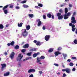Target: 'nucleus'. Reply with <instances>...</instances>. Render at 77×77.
Segmentation results:
<instances>
[{
	"mask_svg": "<svg viewBox=\"0 0 77 77\" xmlns=\"http://www.w3.org/2000/svg\"><path fill=\"white\" fill-rule=\"evenodd\" d=\"M29 59H32V57H28L26 58V59H24L23 60V61L24 62L26 61V60H29Z\"/></svg>",
	"mask_w": 77,
	"mask_h": 77,
	"instance_id": "17",
	"label": "nucleus"
},
{
	"mask_svg": "<svg viewBox=\"0 0 77 77\" xmlns=\"http://www.w3.org/2000/svg\"><path fill=\"white\" fill-rule=\"evenodd\" d=\"M39 73L40 74H42V71H39Z\"/></svg>",
	"mask_w": 77,
	"mask_h": 77,
	"instance_id": "60",
	"label": "nucleus"
},
{
	"mask_svg": "<svg viewBox=\"0 0 77 77\" xmlns=\"http://www.w3.org/2000/svg\"><path fill=\"white\" fill-rule=\"evenodd\" d=\"M4 54L5 55V56H6L7 55H8V53L6 52H5L4 53Z\"/></svg>",
	"mask_w": 77,
	"mask_h": 77,
	"instance_id": "53",
	"label": "nucleus"
},
{
	"mask_svg": "<svg viewBox=\"0 0 77 77\" xmlns=\"http://www.w3.org/2000/svg\"><path fill=\"white\" fill-rule=\"evenodd\" d=\"M72 60H74V59H76V57H73L72 58Z\"/></svg>",
	"mask_w": 77,
	"mask_h": 77,
	"instance_id": "43",
	"label": "nucleus"
},
{
	"mask_svg": "<svg viewBox=\"0 0 77 77\" xmlns=\"http://www.w3.org/2000/svg\"><path fill=\"white\" fill-rule=\"evenodd\" d=\"M4 28V26L3 25L1 24L0 25V29H3Z\"/></svg>",
	"mask_w": 77,
	"mask_h": 77,
	"instance_id": "23",
	"label": "nucleus"
},
{
	"mask_svg": "<svg viewBox=\"0 0 77 77\" xmlns=\"http://www.w3.org/2000/svg\"><path fill=\"white\" fill-rule=\"evenodd\" d=\"M64 5H60V7H63V6H64Z\"/></svg>",
	"mask_w": 77,
	"mask_h": 77,
	"instance_id": "63",
	"label": "nucleus"
},
{
	"mask_svg": "<svg viewBox=\"0 0 77 77\" xmlns=\"http://www.w3.org/2000/svg\"><path fill=\"white\" fill-rule=\"evenodd\" d=\"M13 5H10L9 7V8H13Z\"/></svg>",
	"mask_w": 77,
	"mask_h": 77,
	"instance_id": "58",
	"label": "nucleus"
},
{
	"mask_svg": "<svg viewBox=\"0 0 77 77\" xmlns=\"http://www.w3.org/2000/svg\"><path fill=\"white\" fill-rule=\"evenodd\" d=\"M73 42H74V44H77V40H76V39H75L74 40Z\"/></svg>",
	"mask_w": 77,
	"mask_h": 77,
	"instance_id": "38",
	"label": "nucleus"
},
{
	"mask_svg": "<svg viewBox=\"0 0 77 77\" xmlns=\"http://www.w3.org/2000/svg\"><path fill=\"white\" fill-rule=\"evenodd\" d=\"M59 12H60V13H61L62 14L63 12V10H62V9H60V10H59Z\"/></svg>",
	"mask_w": 77,
	"mask_h": 77,
	"instance_id": "35",
	"label": "nucleus"
},
{
	"mask_svg": "<svg viewBox=\"0 0 77 77\" xmlns=\"http://www.w3.org/2000/svg\"><path fill=\"white\" fill-rule=\"evenodd\" d=\"M63 56L64 58H65V57H66L67 56V55H66V54H63Z\"/></svg>",
	"mask_w": 77,
	"mask_h": 77,
	"instance_id": "41",
	"label": "nucleus"
},
{
	"mask_svg": "<svg viewBox=\"0 0 77 77\" xmlns=\"http://www.w3.org/2000/svg\"><path fill=\"white\" fill-rule=\"evenodd\" d=\"M53 48H50L49 49V50L48 51V52L49 53H51V52H53Z\"/></svg>",
	"mask_w": 77,
	"mask_h": 77,
	"instance_id": "19",
	"label": "nucleus"
},
{
	"mask_svg": "<svg viewBox=\"0 0 77 77\" xmlns=\"http://www.w3.org/2000/svg\"><path fill=\"white\" fill-rule=\"evenodd\" d=\"M54 65L56 66H59V64L55 63L54 64Z\"/></svg>",
	"mask_w": 77,
	"mask_h": 77,
	"instance_id": "44",
	"label": "nucleus"
},
{
	"mask_svg": "<svg viewBox=\"0 0 77 77\" xmlns=\"http://www.w3.org/2000/svg\"><path fill=\"white\" fill-rule=\"evenodd\" d=\"M71 20V23L74 24L76 23V20H75V17H72Z\"/></svg>",
	"mask_w": 77,
	"mask_h": 77,
	"instance_id": "6",
	"label": "nucleus"
},
{
	"mask_svg": "<svg viewBox=\"0 0 77 77\" xmlns=\"http://www.w3.org/2000/svg\"><path fill=\"white\" fill-rule=\"evenodd\" d=\"M37 54H36V53L34 54L33 55V57H36V56H37Z\"/></svg>",
	"mask_w": 77,
	"mask_h": 77,
	"instance_id": "31",
	"label": "nucleus"
},
{
	"mask_svg": "<svg viewBox=\"0 0 77 77\" xmlns=\"http://www.w3.org/2000/svg\"><path fill=\"white\" fill-rule=\"evenodd\" d=\"M26 30H29L30 29V26L28 25L26 27Z\"/></svg>",
	"mask_w": 77,
	"mask_h": 77,
	"instance_id": "18",
	"label": "nucleus"
},
{
	"mask_svg": "<svg viewBox=\"0 0 77 77\" xmlns=\"http://www.w3.org/2000/svg\"><path fill=\"white\" fill-rule=\"evenodd\" d=\"M10 74V73L9 72H7L4 74V76H9Z\"/></svg>",
	"mask_w": 77,
	"mask_h": 77,
	"instance_id": "15",
	"label": "nucleus"
},
{
	"mask_svg": "<svg viewBox=\"0 0 77 77\" xmlns=\"http://www.w3.org/2000/svg\"><path fill=\"white\" fill-rule=\"evenodd\" d=\"M18 57H19L20 59L17 58V61H20L22 59V58L23 57V55H22L21 54H19L18 55Z\"/></svg>",
	"mask_w": 77,
	"mask_h": 77,
	"instance_id": "4",
	"label": "nucleus"
},
{
	"mask_svg": "<svg viewBox=\"0 0 77 77\" xmlns=\"http://www.w3.org/2000/svg\"><path fill=\"white\" fill-rule=\"evenodd\" d=\"M1 66H2V67H1V70L2 71L3 70V69L5 68H6V64L5 63L1 64Z\"/></svg>",
	"mask_w": 77,
	"mask_h": 77,
	"instance_id": "9",
	"label": "nucleus"
},
{
	"mask_svg": "<svg viewBox=\"0 0 77 77\" xmlns=\"http://www.w3.org/2000/svg\"><path fill=\"white\" fill-rule=\"evenodd\" d=\"M16 9H20V7L17 6L15 7Z\"/></svg>",
	"mask_w": 77,
	"mask_h": 77,
	"instance_id": "49",
	"label": "nucleus"
},
{
	"mask_svg": "<svg viewBox=\"0 0 77 77\" xmlns=\"http://www.w3.org/2000/svg\"><path fill=\"white\" fill-rule=\"evenodd\" d=\"M54 54H55V56H57L59 54H61V53L59 51H57L54 53Z\"/></svg>",
	"mask_w": 77,
	"mask_h": 77,
	"instance_id": "10",
	"label": "nucleus"
},
{
	"mask_svg": "<svg viewBox=\"0 0 77 77\" xmlns=\"http://www.w3.org/2000/svg\"><path fill=\"white\" fill-rule=\"evenodd\" d=\"M63 15H61L58 17V20H62L63 19Z\"/></svg>",
	"mask_w": 77,
	"mask_h": 77,
	"instance_id": "16",
	"label": "nucleus"
},
{
	"mask_svg": "<svg viewBox=\"0 0 77 77\" xmlns=\"http://www.w3.org/2000/svg\"><path fill=\"white\" fill-rule=\"evenodd\" d=\"M66 74H65V73H63V77H66Z\"/></svg>",
	"mask_w": 77,
	"mask_h": 77,
	"instance_id": "52",
	"label": "nucleus"
},
{
	"mask_svg": "<svg viewBox=\"0 0 77 77\" xmlns=\"http://www.w3.org/2000/svg\"><path fill=\"white\" fill-rule=\"evenodd\" d=\"M71 59H68L67 60V62H71Z\"/></svg>",
	"mask_w": 77,
	"mask_h": 77,
	"instance_id": "55",
	"label": "nucleus"
},
{
	"mask_svg": "<svg viewBox=\"0 0 77 77\" xmlns=\"http://www.w3.org/2000/svg\"><path fill=\"white\" fill-rule=\"evenodd\" d=\"M36 51V48H34L32 49H31L30 50V51Z\"/></svg>",
	"mask_w": 77,
	"mask_h": 77,
	"instance_id": "26",
	"label": "nucleus"
},
{
	"mask_svg": "<svg viewBox=\"0 0 77 77\" xmlns=\"http://www.w3.org/2000/svg\"><path fill=\"white\" fill-rule=\"evenodd\" d=\"M15 55V52H12L10 56L11 59H13Z\"/></svg>",
	"mask_w": 77,
	"mask_h": 77,
	"instance_id": "8",
	"label": "nucleus"
},
{
	"mask_svg": "<svg viewBox=\"0 0 77 77\" xmlns=\"http://www.w3.org/2000/svg\"><path fill=\"white\" fill-rule=\"evenodd\" d=\"M29 77H33V74H32L29 75Z\"/></svg>",
	"mask_w": 77,
	"mask_h": 77,
	"instance_id": "54",
	"label": "nucleus"
},
{
	"mask_svg": "<svg viewBox=\"0 0 77 77\" xmlns=\"http://www.w3.org/2000/svg\"><path fill=\"white\" fill-rule=\"evenodd\" d=\"M35 72V69H30L28 71V73H30V72Z\"/></svg>",
	"mask_w": 77,
	"mask_h": 77,
	"instance_id": "14",
	"label": "nucleus"
},
{
	"mask_svg": "<svg viewBox=\"0 0 77 77\" xmlns=\"http://www.w3.org/2000/svg\"><path fill=\"white\" fill-rule=\"evenodd\" d=\"M43 19H44L45 20L46 19V16L45 15H43Z\"/></svg>",
	"mask_w": 77,
	"mask_h": 77,
	"instance_id": "40",
	"label": "nucleus"
},
{
	"mask_svg": "<svg viewBox=\"0 0 77 77\" xmlns=\"http://www.w3.org/2000/svg\"><path fill=\"white\" fill-rule=\"evenodd\" d=\"M68 10V8H65V14H67Z\"/></svg>",
	"mask_w": 77,
	"mask_h": 77,
	"instance_id": "21",
	"label": "nucleus"
},
{
	"mask_svg": "<svg viewBox=\"0 0 77 77\" xmlns=\"http://www.w3.org/2000/svg\"><path fill=\"white\" fill-rule=\"evenodd\" d=\"M61 50H62V48H61L60 47H59L58 48V51H60Z\"/></svg>",
	"mask_w": 77,
	"mask_h": 77,
	"instance_id": "45",
	"label": "nucleus"
},
{
	"mask_svg": "<svg viewBox=\"0 0 77 77\" xmlns=\"http://www.w3.org/2000/svg\"><path fill=\"white\" fill-rule=\"evenodd\" d=\"M11 45H12V46H13V45H14V44H15V42H14V41H12L11 43Z\"/></svg>",
	"mask_w": 77,
	"mask_h": 77,
	"instance_id": "33",
	"label": "nucleus"
},
{
	"mask_svg": "<svg viewBox=\"0 0 77 77\" xmlns=\"http://www.w3.org/2000/svg\"><path fill=\"white\" fill-rule=\"evenodd\" d=\"M50 38V35H46L45 37V39L46 41H49Z\"/></svg>",
	"mask_w": 77,
	"mask_h": 77,
	"instance_id": "7",
	"label": "nucleus"
},
{
	"mask_svg": "<svg viewBox=\"0 0 77 77\" xmlns=\"http://www.w3.org/2000/svg\"><path fill=\"white\" fill-rule=\"evenodd\" d=\"M14 48L15 49H16V50L19 49V46L18 45H16L14 47Z\"/></svg>",
	"mask_w": 77,
	"mask_h": 77,
	"instance_id": "25",
	"label": "nucleus"
},
{
	"mask_svg": "<svg viewBox=\"0 0 77 77\" xmlns=\"http://www.w3.org/2000/svg\"><path fill=\"white\" fill-rule=\"evenodd\" d=\"M37 41L36 40H35L33 41L34 43H35V44H36V43H37Z\"/></svg>",
	"mask_w": 77,
	"mask_h": 77,
	"instance_id": "47",
	"label": "nucleus"
},
{
	"mask_svg": "<svg viewBox=\"0 0 77 77\" xmlns=\"http://www.w3.org/2000/svg\"><path fill=\"white\" fill-rule=\"evenodd\" d=\"M40 54V53L39 52H37V53H36V54H37V56H38V55H39Z\"/></svg>",
	"mask_w": 77,
	"mask_h": 77,
	"instance_id": "62",
	"label": "nucleus"
},
{
	"mask_svg": "<svg viewBox=\"0 0 77 77\" xmlns=\"http://www.w3.org/2000/svg\"><path fill=\"white\" fill-rule=\"evenodd\" d=\"M23 7L24 8H29V6L26 5H23Z\"/></svg>",
	"mask_w": 77,
	"mask_h": 77,
	"instance_id": "29",
	"label": "nucleus"
},
{
	"mask_svg": "<svg viewBox=\"0 0 77 77\" xmlns=\"http://www.w3.org/2000/svg\"><path fill=\"white\" fill-rule=\"evenodd\" d=\"M42 29L43 30H45V26H43V27H42Z\"/></svg>",
	"mask_w": 77,
	"mask_h": 77,
	"instance_id": "51",
	"label": "nucleus"
},
{
	"mask_svg": "<svg viewBox=\"0 0 77 77\" xmlns=\"http://www.w3.org/2000/svg\"><path fill=\"white\" fill-rule=\"evenodd\" d=\"M37 63H38V62H41V60H39V57H38L37 58Z\"/></svg>",
	"mask_w": 77,
	"mask_h": 77,
	"instance_id": "36",
	"label": "nucleus"
},
{
	"mask_svg": "<svg viewBox=\"0 0 77 77\" xmlns=\"http://www.w3.org/2000/svg\"><path fill=\"white\" fill-rule=\"evenodd\" d=\"M32 52H30L29 53H28L27 54H26L27 56H31V54H32Z\"/></svg>",
	"mask_w": 77,
	"mask_h": 77,
	"instance_id": "27",
	"label": "nucleus"
},
{
	"mask_svg": "<svg viewBox=\"0 0 77 77\" xmlns=\"http://www.w3.org/2000/svg\"><path fill=\"white\" fill-rule=\"evenodd\" d=\"M43 43V42H41L39 41H38L37 43H36V45L38 46H40V45H42Z\"/></svg>",
	"mask_w": 77,
	"mask_h": 77,
	"instance_id": "13",
	"label": "nucleus"
},
{
	"mask_svg": "<svg viewBox=\"0 0 77 77\" xmlns=\"http://www.w3.org/2000/svg\"><path fill=\"white\" fill-rule=\"evenodd\" d=\"M66 72L68 74H69L71 72V69L69 68H67L66 69Z\"/></svg>",
	"mask_w": 77,
	"mask_h": 77,
	"instance_id": "12",
	"label": "nucleus"
},
{
	"mask_svg": "<svg viewBox=\"0 0 77 77\" xmlns=\"http://www.w3.org/2000/svg\"><path fill=\"white\" fill-rule=\"evenodd\" d=\"M75 28H72V32H74L75 30Z\"/></svg>",
	"mask_w": 77,
	"mask_h": 77,
	"instance_id": "42",
	"label": "nucleus"
},
{
	"mask_svg": "<svg viewBox=\"0 0 77 77\" xmlns=\"http://www.w3.org/2000/svg\"><path fill=\"white\" fill-rule=\"evenodd\" d=\"M62 71H63V72H65V71L66 72V69H63L62 70Z\"/></svg>",
	"mask_w": 77,
	"mask_h": 77,
	"instance_id": "56",
	"label": "nucleus"
},
{
	"mask_svg": "<svg viewBox=\"0 0 77 77\" xmlns=\"http://www.w3.org/2000/svg\"><path fill=\"white\" fill-rule=\"evenodd\" d=\"M26 50L25 49H23L21 50V52L22 53H24L26 51Z\"/></svg>",
	"mask_w": 77,
	"mask_h": 77,
	"instance_id": "39",
	"label": "nucleus"
},
{
	"mask_svg": "<svg viewBox=\"0 0 77 77\" xmlns=\"http://www.w3.org/2000/svg\"><path fill=\"white\" fill-rule=\"evenodd\" d=\"M69 8H72V5L71 4H69Z\"/></svg>",
	"mask_w": 77,
	"mask_h": 77,
	"instance_id": "48",
	"label": "nucleus"
},
{
	"mask_svg": "<svg viewBox=\"0 0 77 77\" xmlns=\"http://www.w3.org/2000/svg\"><path fill=\"white\" fill-rule=\"evenodd\" d=\"M29 47V45L28 44H26L23 46V48H28Z\"/></svg>",
	"mask_w": 77,
	"mask_h": 77,
	"instance_id": "11",
	"label": "nucleus"
},
{
	"mask_svg": "<svg viewBox=\"0 0 77 77\" xmlns=\"http://www.w3.org/2000/svg\"><path fill=\"white\" fill-rule=\"evenodd\" d=\"M69 65L70 66H73L74 65V64L73 63L71 62L69 63Z\"/></svg>",
	"mask_w": 77,
	"mask_h": 77,
	"instance_id": "28",
	"label": "nucleus"
},
{
	"mask_svg": "<svg viewBox=\"0 0 77 77\" xmlns=\"http://www.w3.org/2000/svg\"><path fill=\"white\" fill-rule=\"evenodd\" d=\"M38 6H39L40 7H41V8H42V6H43V5L42 4H39L38 5Z\"/></svg>",
	"mask_w": 77,
	"mask_h": 77,
	"instance_id": "32",
	"label": "nucleus"
},
{
	"mask_svg": "<svg viewBox=\"0 0 77 77\" xmlns=\"http://www.w3.org/2000/svg\"><path fill=\"white\" fill-rule=\"evenodd\" d=\"M57 16H58V17H59V16H60V15H61V13H58L57 14Z\"/></svg>",
	"mask_w": 77,
	"mask_h": 77,
	"instance_id": "34",
	"label": "nucleus"
},
{
	"mask_svg": "<svg viewBox=\"0 0 77 77\" xmlns=\"http://www.w3.org/2000/svg\"><path fill=\"white\" fill-rule=\"evenodd\" d=\"M28 16H29L31 18H33V14H29Z\"/></svg>",
	"mask_w": 77,
	"mask_h": 77,
	"instance_id": "30",
	"label": "nucleus"
},
{
	"mask_svg": "<svg viewBox=\"0 0 77 77\" xmlns=\"http://www.w3.org/2000/svg\"><path fill=\"white\" fill-rule=\"evenodd\" d=\"M24 32H22V35L23 37H26L28 35V32H27L26 29H24Z\"/></svg>",
	"mask_w": 77,
	"mask_h": 77,
	"instance_id": "3",
	"label": "nucleus"
},
{
	"mask_svg": "<svg viewBox=\"0 0 77 77\" xmlns=\"http://www.w3.org/2000/svg\"><path fill=\"white\" fill-rule=\"evenodd\" d=\"M27 2V0H24L22 2H20L21 3H22V4H24V3H26Z\"/></svg>",
	"mask_w": 77,
	"mask_h": 77,
	"instance_id": "24",
	"label": "nucleus"
},
{
	"mask_svg": "<svg viewBox=\"0 0 77 77\" xmlns=\"http://www.w3.org/2000/svg\"><path fill=\"white\" fill-rule=\"evenodd\" d=\"M45 57L42 56L41 57L40 59H45Z\"/></svg>",
	"mask_w": 77,
	"mask_h": 77,
	"instance_id": "37",
	"label": "nucleus"
},
{
	"mask_svg": "<svg viewBox=\"0 0 77 77\" xmlns=\"http://www.w3.org/2000/svg\"><path fill=\"white\" fill-rule=\"evenodd\" d=\"M75 25H74V24H73L72 26V28H75Z\"/></svg>",
	"mask_w": 77,
	"mask_h": 77,
	"instance_id": "46",
	"label": "nucleus"
},
{
	"mask_svg": "<svg viewBox=\"0 0 77 77\" xmlns=\"http://www.w3.org/2000/svg\"><path fill=\"white\" fill-rule=\"evenodd\" d=\"M47 16L48 18H51L52 15H51V14H47Z\"/></svg>",
	"mask_w": 77,
	"mask_h": 77,
	"instance_id": "22",
	"label": "nucleus"
},
{
	"mask_svg": "<svg viewBox=\"0 0 77 77\" xmlns=\"http://www.w3.org/2000/svg\"><path fill=\"white\" fill-rule=\"evenodd\" d=\"M72 71H75V68H73L72 69Z\"/></svg>",
	"mask_w": 77,
	"mask_h": 77,
	"instance_id": "57",
	"label": "nucleus"
},
{
	"mask_svg": "<svg viewBox=\"0 0 77 77\" xmlns=\"http://www.w3.org/2000/svg\"><path fill=\"white\" fill-rule=\"evenodd\" d=\"M36 22H38V23L37 24V26L38 27H39L41 24H42V22H41V21L40 20V19H38L36 20Z\"/></svg>",
	"mask_w": 77,
	"mask_h": 77,
	"instance_id": "5",
	"label": "nucleus"
},
{
	"mask_svg": "<svg viewBox=\"0 0 77 77\" xmlns=\"http://www.w3.org/2000/svg\"><path fill=\"white\" fill-rule=\"evenodd\" d=\"M9 6V5H7L5 6L2 8V9L4 12L5 14H7L8 13V10L6 9H7L8 7Z\"/></svg>",
	"mask_w": 77,
	"mask_h": 77,
	"instance_id": "1",
	"label": "nucleus"
},
{
	"mask_svg": "<svg viewBox=\"0 0 77 77\" xmlns=\"http://www.w3.org/2000/svg\"><path fill=\"white\" fill-rule=\"evenodd\" d=\"M76 14V12H74L73 14V15H75Z\"/></svg>",
	"mask_w": 77,
	"mask_h": 77,
	"instance_id": "61",
	"label": "nucleus"
},
{
	"mask_svg": "<svg viewBox=\"0 0 77 77\" xmlns=\"http://www.w3.org/2000/svg\"><path fill=\"white\" fill-rule=\"evenodd\" d=\"M7 45L8 46H10V45H11V43H9L7 44Z\"/></svg>",
	"mask_w": 77,
	"mask_h": 77,
	"instance_id": "50",
	"label": "nucleus"
},
{
	"mask_svg": "<svg viewBox=\"0 0 77 77\" xmlns=\"http://www.w3.org/2000/svg\"><path fill=\"white\" fill-rule=\"evenodd\" d=\"M69 26H72V23H69Z\"/></svg>",
	"mask_w": 77,
	"mask_h": 77,
	"instance_id": "59",
	"label": "nucleus"
},
{
	"mask_svg": "<svg viewBox=\"0 0 77 77\" xmlns=\"http://www.w3.org/2000/svg\"><path fill=\"white\" fill-rule=\"evenodd\" d=\"M23 23L22 22H21L20 24L18 23V27H22V26L23 25Z\"/></svg>",
	"mask_w": 77,
	"mask_h": 77,
	"instance_id": "20",
	"label": "nucleus"
},
{
	"mask_svg": "<svg viewBox=\"0 0 77 77\" xmlns=\"http://www.w3.org/2000/svg\"><path fill=\"white\" fill-rule=\"evenodd\" d=\"M75 33L76 34H77V29H76V30L75 31Z\"/></svg>",
	"mask_w": 77,
	"mask_h": 77,
	"instance_id": "64",
	"label": "nucleus"
},
{
	"mask_svg": "<svg viewBox=\"0 0 77 77\" xmlns=\"http://www.w3.org/2000/svg\"><path fill=\"white\" fill-rule=\"evenodd\" d=\"M71 15V13L70 12H68L67 13V14H65L63 15L64 16V20H66V19H68V18H69V16H70Z\"/></svg>",
	"mask_w": 77,
	"mask_h": 77,
	"instance_id": "2",
	"label": "nucleus"
}]
</instances>
